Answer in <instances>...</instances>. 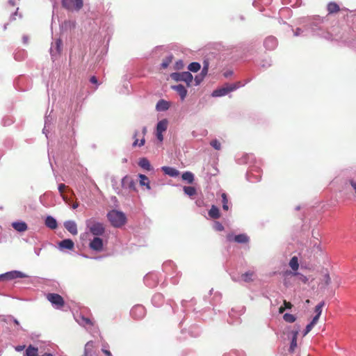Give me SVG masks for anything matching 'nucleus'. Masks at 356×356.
Listing matches in <instances>:
<instances>
[{
  "label": "nucleus",
  "instance_id": "72a5a7b5",
  "mask_svg": "<svg viewBox=\"0 0 356 356\" xmlns=\"http://www.w3.org/2000/svg\"><path fill=\"white\" fill-rule=\"evenodd\" d=\"M209 215L213 219H217L220 217L219 209L217 207L213 205L209 211Z\"/></svg>",
  "mask_w": 356,
  "mask_h": 356
},
{
  "label": "nucleus",
  "instance_id": "6e6d98bb",
  "mask_svg": "<svg viewBox=\"0 0 356 356\" xmlns=\"http://www.w3.org/2000/svg\"><path fill=\"white\" fill-rule=\"evenodd\" d=\"M183 66H184V64H183V61L181 60H179L176 62L175 68L177 70H179V69L182 68Z\"/></svg>",
  "mask_w": 356,
  "mask_h": 356
},
{
  "label": "nucleus",
  "instance_id": "4d7b16f0",
  "mask_svg": "<svg viewBox=\"0 0 356 356\" xmlns=\"http://www.w3.org/2000/svg\"><path fill=\"white\" fill-rule=\"evenodd\" d=\"M156 138L157 140L159 141V142H162L163 140V133H161V132H157L156 133Z\"/></svg>",
  "mask_w": 356,
  "mask_h": 356
},
{
  "label": "nucleus",
  "instance_id": "e2e57ef3",
  "mask_svg": "<svg viewBox=\"0 0 356 356\" xmlns=\"http://www.w3.org/2000/svg\"><path fill=\"white\" fill-rule=\"evenodd\" d=\"M284 305L285 309H291L292 307V305L289 302H286V300H284Z\"/></svg>",
  "mask_w": 356,
  "mask_h": 356
},
{
  "label": "nucleus",
  "instance_id": "864d4df0",
  "mask_svg": "<svg viewBox=\"0 0 356 356\" xmlns=\"http://www.w3.org/2000/svg\"><path fill=\"white\" fill-rule=\"evenodd\" d=\"M314 326V325L313 323H312L311 322L306 326L305 330H304V333H303V335L305 336L307 335L311 330L313 328V327Z\"/></svg>",
  "mask_w": 356,
  "mask_h": 356
},
{
  "label": "nucleus",
  "instance_id": "49530a36",
  "mask_svg": "<svg viewBox=\"0 0 356 356\" xmlns=\"http://www.w3.org/2000/svg\"><path fill=\"white\" fill-rule=\"evenodd\" d=\"M111 183H112V186H113V189L115 190V191L116 192V193L120 195L121 193V189L118 186L117 180L115 178H112Z\"/></svg>",
  "mask_w": 356,
  "mask_h": 356
},
{
  "label": "nucleus",
  "instance_id": "f704fd0d",
  "mask_svg": "<svg viewBox=\"0 0 356 356\" xmlns=\"http://www.w3.org/2000/svg\"><path fill=\"white\" fill-rule=\"evenodd\" d=\"M93 348H94V341H89L88 342H87L85 346L83 355L90 356L92 355Z\"/></svg>",
  "mask_w": 356,
  "mask_h": 356
},
{
  "label": "nucleus",
  "instance_id": "bf43d9fd",
  "mask_svg": "<svg viewBox=\"0 0 356 356\" xmlns=\"http://www.w3.org/2000/svg\"><path fill=\"white\" fill-rule=\"evenodd\" d=\"M302 32H303V31L301 29L297 28L296 29V31H294V35L295 36H299V35H300L302 33Z\"/></svg>",
  "mask_w": 356,
  "mask_h": 356
},
{
  "label": "nucleus",
  "instance_id": "680f3d73",
  "mask_svg": "<svg viewBox=\"0 0 356 356\" xmlns=\"http://www.w3.org/2000/svg\"><path fill=\"white\" fill-rule=\"evenodd\" d=\"M90 81L93 84H98V80L95 76H92L90 79Z\"/></svg>",
  "mask_w": 356,
  "mask_h": 356
},
{
  "label": "nucleus",
  "instance_id": "7ed1b4c3",
  "mask_svg": "<svg viewBox=\"0 0 356 356\" xmlns=\"http://www.w3.org/2000/svg\"><path fill=\"white\" fill-rule=\"evenodd\" d=\"M243 84H241V82H237L235 83L226 84L222 88H218L213 91L211 95L212 97H218L227 95L229 92L236 90L237 88L243 86Z\"/></svg>",
  "mask_w": 356,
  "mask_h": 356
},
{
  "label": "nucleus",
  "instance_id": "cd10ccee",
  "mask_svg": "<svg viewBox=\"0 0 356 356\" xmlns=\"http://www.w3.org/2000/svg\"><path fill=\"white\" fill-rule=\"evenodd\" d=\"M152 302L155 307H160L163 302V296L161 293H156L152 298Z\"/></svg>",
  "mask_w": 356,
  "mask_h": 356
},
{
  "label": "nucleus",
  "instance_id": "13d9d810",
  "mask_svg": "<svg viewBox=\"0 0 356 356\" xmlns=\"http://www.w3.org/2000/svg\"><path fill=\"white\" fill-rule=\"evenodd\" d=\"M66 186L64 184H60L58 186V191L62 194Z\"/></svg>",
  "mask_w": 356,
  "mask_h": 356
},
{
  "label": "nucleus",
  "instance_id": "6ab92c4d",
  "mask_svg": "<svg viewBox=\"0 0 356 356\" xmlns=\"http://www.w3.org/2000/svg\"><path fill=\"white\" fill-rule=\"evenodd\" d=\"M74 248V243L72 239H64L58 243V249L63 250L64 249L72 250Z\"/></svg>",
  "mask_w": 356,
  "mask_h": 356
},
{
  "label": "nucleus",
  "instance_id": "5701e85b",
  "mask_svg": "<svg viewBox=\"0 0 356 356\" xmlns=\"http://www.w3.org/2000/svg\"><path fill=\"white\" fill-rule=\"evenodd\" d=\"M161 170L165 175H169L170 177H177L179 175V170H177V169H175L174 168L169 167V166H163L161 168Z\"/></svg>",
  "mask_w": 356,
  "mask_h": 356
},
{
  "label": "nucleus",
  "instance_id": "0e129e2a",
  "mask_svg": "<svg viewBox=\"0 0 356 356\" xmlns=\"http://www.w3.org/2000/svg\"><path fill=\"white\" fill-rule=\"evenodd\" d=\"M325 282L326 285H328L330 283V277L328 274L325 275Z\"/></svg>",
  "mask_w": 356,
  "mask_h": 356
},
{
  "label": "nucleus",
  "instance_id": "f3484780",
  "mask_svg": "<svg viewBox=\"0 0 356 356\" xmlns=\"http://www.w3.org/2000/svg\"><path fill=\"white\" fill-rule=\"evenodd\" d=\"M103 241L98 236L95 237L89 243L91 250L100 252L103 249Z\"/></svg>",
  "mask_w": 356,
  "mask_h": 356
},
{
  "label": "nucleus",
  "instance_id": "1a4fd4ad",
  "mask_svg": "<svg viewBox=\"0 0 356 356\" xmlns=\"http://www.w3.org/2000/svg\"><path fill=\"white\" fill-rule=\"evenodd\" d=\"M261 177L260 168L257 167L252 168L246 174V178L250 182L259 181Z\"/></svg>",
  "mask_w": 356,
  "mask_h": 356
},
{
  "label": "nucleus",
  "instance_id": "a878e982",
  "mask_svg": "<svg viewBox=\"0 0 356 356\" xmlns=\"http://www.w3.org/2000/svg\"><path fill=\"white\" fill-rule=\"evenodd\" d=\"M74 131L70 134V138H67V140L65 141L66 144V147L64 146L63 148H67V149H72L76 145V141L75 138L73 137Z\"/></svg>",
  "mask_w": 356,
  "mask_h": 356
},
{
  "label": "nucleus",
  "instance_id": "603ef678",
  "mask_svg": "<svg viewBox=\"0 0 356 356\" xmlns=\"http://www.w3.org/2000/svg\"><path fill=\"white\" fill-rule=\"evenodd\" d=\"M204 76L202 75L201 74L196 76L195 77V86H198L200 84V83L202 81V80L204 79Z\"/></svg>",
  "mask_w": 356,
  "mask_h": 356
},
{
  "label": "nucleus",
  "instance_id": "393cba45",
  "mask_svg": "<svg viewBox=\"0 0 356 356\" xmlns=\"http://www.w3.org/2000/svg\"><path fill=\"white\" fill-rule=\"evenodd\" d=\"M44 223L47 227H49L51 229H55L58 227V223H57L56 220L51 216H48L46 218Z\"/></svg>",
  "mask_w": 356,
  "mask_h": 356
},
{
  "label": "nucleus",
  "instance_id": "aec40b11",
  "mask_svg": "<svg viewBox=\"0 0 356 356\" xmlns=\"http://www.w3.org/2000/svg\"><path fill=\"white\" fill-rule=\"evenodd\" d=\"M65 228L72 235H76L78 233L77 226L74 221L67 220L64 222Z\"/></svg>",
  "mask_w": 356,
  "mask_h": 356
},
{
  "label": "nucleus",
  "instance_id": "4468645a",
  "mask_svg": "<svg viewBox=\"0 0 356 356\" xmlns=\"http://www.w3.org/2000/svg\"><path fill=\"white\" fill-rule=\"evenodd\" d=\"M130 314L135 319H140L145 314V309L142 305H135L131 309Z\"/></svg>",
  "mask_w": 356,
  "mask_h": 356
},
{
  "label": "nucleus",
  "instance_id": "0eeeda50",
  "mask_svg": "<svg viewBox=\"0 0 356 356\" xmlns=\"http://www.w3.org/2000/svg\"><path fill=\"white\" fill-rule=\"evenodd\" d=\"M29 276L26 274L19 271V270H12L7 272L6 273L0 275V281L2 280H13L17 278H26L29 277Z\"/></svg>",
  "mask_w": 356,
  "mask_h": 356
},
{
  "label": "nucleus",
  "instance_id": "ddd939ff",
  "mask_svg": "<svg viewBox=\"0 0 356 356\" xmlns=\"http://www.w3.org/2000/svg\"><path fill=\"white\" fill-rule=\"evenodd\" d=\"M300 327L297 326V327L292 330L290 332L291 336L290 346L289 348V352L290 353H293L295 351L296 348L297 347V338L299 334Z\"/></svg>",
  "mask_w": 356,
  "mask_h": 356
},
{
  "label": "nucleus",
  "instance_id": "7c9ffc66",
  "mask_svg": "<svg viewBox=\"0 0 356 356\" xmlns=\"http://www.w3.org/2000/svg\"><path fill=\"white\" fill-rule=\"evenodd\" d=\"M24 356H38V349L30 345L26 349Z\"/></svg>",
  "mask_w": 356,
  "mask_h": 356
},
{
  "label": "nucleus",
  "instance_id": "9d476101",
  "mask_svg": "<svg viewBox=\"0 0 356 356\" xmlns=\"http://www.w3.org/2000/svg\"><path fill=\"white\" fill-rule=\"evenodd\" d=\"M323 23V20L318 17H314L313 21L309 24V29L311 31L314 35H322L319 31L322 30L321 24Z\"/></svg>",
  "mask_w": 356,
  "mask_h": 356
},
{
  "label": "nucleus",
  "instance_id": "a211bd4d",
  "mask_svg": "<svg viewBox=\"0 0 356 356\" xmlns=\"http://www.w3.org/2000/svg\"><path fill=\"white\" fill-rule=\"evenodd\" d=\"M264 45L266 49L273 50L277 46V40L273 36H268L265 39Z\"/></svg>",
  "mask_w": 356,
  "mask_h": 356
},
{
  "label": "nucleus",
  "instance_id": "9b49d317",
  "mask_svg": "<svg viewBox=\"0 0 356 356\" xmlns=\"http://www.w3.org/2000/svg\"><path fill=\"white\" fill-rule=\"evenodd\" d=\"M62 50V40L58 38L56 39L54 44L52 43L50 48V54L53 60L56 59V57L60 54Z\"/></svg>",
  "mask_w": 356,
  "mask_h": 356
},
{
  "label": "nucleus",
  "instance_id": "79ce46f5",
  "mask_svg": "<svg viewBox=\"0 0 356 356\" xmlns=\"http://www.w3.org/2000/svg\"><path fill=\"white\" fill-rule=\"evenodd\" d=\"M283 318L287 323H293L296 320L294 315L288 313L284 314Z\"/></svg>",
  "mask_w": 356,
  "mask_h": 356
},
{
  "label": "nucleus",
  "instance_id": "8fccbe9b",
  "mask_svg": "<svg viewBox=\"0 0 356 356\" xmlns=\"http://www.w3.org/2000/svg\"><path fill=\"white\" fill-rule=\"evenodd\" d=\"M50 122H51V120L49 119V116H46L45 117V120H44V127L42 129V132L47 136V132H48V130L47 129V127L48 126L49 124H50Z\"/></svg>",
  "mask_w": 356,
  "mask_h": 356
},
{
  "label": "nucleus",
  "instance_id": "c9c22d12",
  "mask_svg": "<svg viewBox=\"0 0 356 356\" xmlns=\"http://www.w3.org/2000/svg\"><path fill=\"white\" fill-rule=\"evenodd\" d=\"M139 178H140V184L141 186H146V188L148 190H149L151 188V187L149 185V181L148 177L145 175L140 174Z\"/></svg>",
  "mask_w": 356,
  "mask_h": 356
},
{
  "label": "nucleus",
  "instance_id": "b1692460",
  "mask_svg": "<svg viewBox=\"0 0 356 356\" xmlns=\"http://www.w3.org/2000/svg\"><path fill=\"white\" fill-rule=\"evenodd\" d=\"M12 227L17 232H23L27 230L28 226L23 221H16L12 223Z\"/></svg>",
  "mask_w": 356,
  "mask_h": 356
},
{
  "label": "nucleus",
  "instance_id": "4be33fe9",
  "mask_svg": "<svg viewBox=\"0 0 356 356\" xmlns=\"http://www.w3.org/2000/svg\"><path fill=\"white\" fill-rule=\"evenodd\" d=\"M170 108V103L165 99H160L156 104V110L159 112H163L168 110Z\"/></svg>",
  "mask_w": 356,
  "mask_h": 356
},
{
  "label": "nucleus",
  "instance_id": "052dcab7",
  "mask_svg": "<svg viewBox=\"0 0 356 356\" xmlns=\"http://www.w3.org/2000/svg\"><path fill=\"white\" fill-rule=\"evenodd\" d=\"M321 316H318V315H315L312 319V321H311L312 323H313L314 325L317 323V322L318 321V319L320 318Z\"/></svg>",
  "mask_w": 356,
  "mask_h": 356
},
{
  "label": "nucleus",
  "instance_id": "a19ab883",
  "mask_svg": "<svg viewBox=\"0 0 356 356\" xmlns=\"http://www.w3.org/2000/svg\"><path fill=\"white\" fill-rule=\"evenodd\" d=\"M184 193L190 197L194 195L196 193V189L193 186H184Z\"/></svg>",
  "mask_w": 356,
  "mask_h": 356
},
{
  "label": "nucleus",
  "instance_id": "c756f323",
  "mask_svg": "<svg viewBox=\"0 0 356 356\" xmlns=\"http://www.w3.org/2000/svg\"><path fill=\"white\" fill-rule=\"evenodd\" d=\"M138 165L146 170H152V168L151 166V164L149 163V161H148L147 159L146 158H142L139 160V162H138Z\"/></svg>",
  "mask_w": 356,
  "mask_h": 356
},
{
  "label": "nucleus",
  "instance_id": "ea45409f",
  "mask_svg": "<svg viewBox=\"0 0 356 356\" xmlns=\"http://www.w3.org/2000/svg\"><path fill=\"white\" fill-rule=\"evenodd\" d=\"M200 67L201 65L197 62H193L188 66V69L193 72H197L200 70Z\"/></svg>",
  "mask_w": 356,
  "mask_h": 356
},
{
  "label": "nucleus",
  "instance_id": "423d86ee",
  "mask_svg": "<svg viewBox=\"0 0 356 356\" xmlns=\"http://www.w3.org/2000/svg\"><path fill=\"white\" fill-rule=\"evenodd\" d=\"M62 6L67 10H79L83 6V0H62Z\"/></svg>",
  "mask_w": 356,
  "mask_h": 356
},
{
  "label": "nucleus",
  "instance_id": "5fc2aeb1",
  "mask_svg": "<svg viewBox=\"0 0 356 356\" xmlns=\"http://www.w3.org/2000/svg\"><path fill=\"white\" fill-rule=\"evenodd\" d=\"M260 65L263 68H267V67H270L271 65L270 60H263L260 63Z\"/></svg>",
  "mask_w": 356,
  "mask_h": 356
},
{
  "label": "nucleus",
  "instance_id": "de8ad7c7",
  "mask_svg": "<svg viewBox=\"0 0 356 356\" xmlns=\"http://www.w3.org/2000/svg\"><path fill=\"white\" fill-rule=\"evenodd\" d=\"M208 70H209V62L207 60H204L203 63V67L202 69L200 74L205 76L208 73Z\"/></svg>",
  "mask_w": 356,
  "mask_h": 356
},
{
  "label": "nucleus",
  "instance_id": "37998d69",
  "mask_svg": "<svg viewBox=\"0 0 356 356\" xmlns=\"http://www.w3.org/2000/svg\"><path fill=\"white\" fill-rule=\"evenodd\" d=\"M286 273L297 275L298 277V279L300 281H302L303 283H307L308 281V278L306 276H305L304 275L300 274L299 273L286 272Z\"/></svg>",
  "mask_w": 356,
  "mask_h": 356
},
{
  "label": "nucleus",
  "instance_id": "bb28decb",
  "mask_svg": "<svg viewBox=\"0 0 356 356\" xmlns=\"http://www.w3.org/2000/svg\"><path fill=\"white\" fill-rule=\"evenodd\" d=\"M76 322L79 325H81L82 326L92 325V321L89 318L85 317V316H83L82 315L78 316L76 318Z\"/></svg>",
  "mask_w": 356,
  "mask_h": 356
},
{
  "label": "nucleus",
  "instance_id": "f257e3e1",
  "mask_svg": "<svg viewBox=\"0 0 356 356\" xmlns=\"http://www.w3.org/2000/svg\"><path fill=\"white\" fill-rule=\"evenodd\" d=\"M107 218L114 227H121L127 222L125 214L120 211L113 209L108 212Z\"/></svg>",
  "mask_w": 356,
  "mask_h": 356
},
{
  "label": "nucleus",
  "instance_id": "412c9836",
  "mask_svg": "<svg viewBox=\"0 0 356 356\" xmlns=\"http://www.w3.org/2000/svg\"><path fill=\"white\" fill-rule=\"evenodd\" d=\"M171 88L178 92L181 100H184L187 95V90L182 84L172 86Z\"/></svg>",
  "mask_w": 356,
  "mask_h": 356
},
{
  "label": "nucleus",
  "instance_id": "f03ea898",
  "mask_svg": "<svg viewBox=\"0 0 356 356\" xmlns=\"http://www.w3.org/2000/svg\"><path fill=\"white\" fill-rule=\"evenodd\" d=\"M163 272L170 277L172 283L176 284L178 283L177 277L179 275V272L177 271V267L173 261H168L163 263Z\"/></svg>",
  "mask_w": 356,
  "mask_h": 356
},
{
  "label": "nucleus",
  "instance_id": "2f4dec72",
  "mask_svg": "<svg viewBox=\"0 0 356 356\" xmlns=\"http://www.w3.org/2000/svg\"><path fill=\"white\" fill-rule=\"evenodd\" d=\"M181 178L184 181H186L188 184H192L194 181V175L189 171L184 172L182 175Z\"/></svg>",
  "mask_w": 356,
  "mask_h": 356
},
{
  "label": "nucleus",
  "instance_id": "a18cd8bd",
  "mask_svg": "<svg viewBox=\"0 0 356 356\" xmlns=\"http://www.w3.org/2000/svg\"><path fill=\"white\" fill-rule=\"evenodd\" d=\"M325 305V302L321 301L320 302L316 307H315V313L316 315L321 316L322 313V309Z\"/></svg>",
  "mask_w": 356,
  "mask_h": 356
},
{
  "label": "nucleus",
  "instance_id": "20e7f679",
  "mask_svg": "<svg viewBox=\"0 0 356 356\" xmlns=\"http://www.w3.org/2000/svg\"><path fill=\"white\" fill-rule=\"evenodd\" d=\"M86 226L90 233L96 236H102L105 232V227L103 223L97 222L92 218L86 221Z\"/></svg>",
  "mask_w": 356,
  "mask_h": 356
},
{
  "label": "nucleus",
  "instance_id": "774afa93",
  "mask_svg": "<svg viewBox=\"0 0 356 356\" xmlns=\"http://www.w3.org/2000/svg\"><path fill=\"white\" fill-rule=\"evenodd\" d=\"M224 356H236V354L235 352H232V353L225 355Z\"/></svg>",
  "mask_w": 356,
  "mask_h": 356
},
{
  "label": "nucleus",
  "instance_id": "2eb2a0df",
  "mask_svg": "<svg viewBox=\"0 0 356 356\" xmlns=\"http://www.w3.org/2000/svg\"><path fill=\"white\" fill-rule=\"evenodd\" d=\"M121 186L123 188L136 191V183L134 180L129 176H124L121 181Z\"/></svg>",
  "mask_w": 356,
  "mask_h": 356
},
{
  "label": "nucleus",
  "instance_id": "69168bd1",
  "mask_svg": "<svg viewBox=\"0 0 356 356\" xmlns=\"http://www.w3.org/2000/svg\"><path fill=\"white\" fill-rule=\"evenodd\" d=\"M41 250H42V248H34V252H35V254L37 256H39V255H40V253Z\"/></svg>",
  "mask_w": 356,
  "mask_h": 356
},
{
  "label": "nucleus",
  "instance_id": "c03bdc74",
  "mask_svg": "<svg viewBox=\"0 0 356 356\" xmlns=\"http://www.w3.org/2000/svg\"><path fill=\"white\" fill-rule=\"evenodd\" d=\"M222 202L223 210L227 211L229 209L228 199H227V195L225 193L222 194Z\"/></svg>",
  "mask_w": 356,
  "mask_h": 356
},
{
  "label": "nucleus",
  "instance_id": "f8f14e48",
  "mask_svg": "<svg viewBox=\"0 0 356 356\" xmlns=\"http://www.w3.org/2000/svg\"><path fill=\"white\" fill-rule=\"evenodd\" d=\"M144 282L149 288L156 286L159 282L158 275L156 273L147 274L144 277Z\"/></svg>",
  "mask_w": 356,
  "mask_h": 356
},
{
  "label": "nucleus",
  "instance_id": "c85d7f7f",
  "mask_svg": "<svg viewBox=\"0 0 356 356\" xmlns=\"http://www.w3.org/2000/svg\"><path fill=\"white\" fill-rule=\"evenodd\" d=\"M168 128V120L163 119L159 121L156 124V131L163 133Z\"/></svg>",
  "mask_w": 356,
  "mask_h": 356
},
{
  "label": "nucleus",
  "instance_id": "58836bf2",
  "mask_svg": "<svg viewBox=\"0 0 356 356\" xmlns=\"http://www.w3.org/2000/svg\"><path fill=\"white\" fill-rule=\"evenodd\" d=\"M329 13H335L339 10V6L334 2H330L327 5Z\"/></svg>",
  "mask_w": 356,
  "mask_h": 356
},
{
  "label": "nucleus",
  "instance_id": "4c0bfd02",
  "mask_svg": "<svg viewBox=\"0 0 356 356\" xmlns=\"http://www.w3.org/2000/svg\"><path fill=\"white\" fill-rule=\"evenodd\" d=\"M289 266L291 268V269L294 271H296L298 269L299 263L297 257L294 256L289 261Z\"/></svg>",
  "mask_w": 356,
  "mask_h": 356
},
{
  "label": "nucleus",
  "instance_id": "6e6552de",
  "mask_svg": "<svg viewBox=\"0 0 356 356\" xmlns=\"http://www.w3.org/2000/svg\"><path fill=\"white\" fill-rule=\"evenodd\" d=\"M47 300L56 309H60L64 305V300L61 296L57 293H48Z\"/></svg>",
  "mask_w": 356,
  "mask_h": 356
},
{
  "label": "nucleus",
  "instance_id": "e433bc0d",
  "mask_svg": "<svg viewBox=\"0 0 356 356\" xmlns=\"http://www.w3.org/2000/svg\"><path fill=\"white\" fill-rule=\"evenodd\" d=\"M173 59V56L172 54L168 55L166 56L163 60L162 61L161 64V67L163 69H166L169 65L172 63Z\"/></svg>",
  "mask_w": 356,
  "mask_h": 356
},
{
  "label": "nucleus",
  "instance_id": "473e14b6",
  "mask_svg": "<svg viewBox=\"0 0 356 356\" xmlns=\"http://www.w3.org/2000/svg\"><path fill=\"white\" fill-rule=\"evenodd\" d=\"M254 273L253 271L248 270L241 275V279L245 282H250L253 280Z\"/></svg>",
  "mask_w": 356,
  "mask_h": 356
},
{
  "label": "nucleus",
  "instance_id": "338daca9",
  "mask_svg": "<svg viewBox=\"0 0 356 356\" xmlns=\"http://www.w3.org/2000/svg\"><path fill=\"white\" fill-rule=\"evenodd\" d=\"M17 12H15L14 13H13L10 17V21H13V20H15V16L17 15Z\"/></svg>",
  "mask_w": 356,
  "mask_h": 356
},
{
  "label": "nucleus",
  "instance_id": "09e8293b",
  "mask_svg": "<svg viewBox=\"0 0 356 356\" xmlns=\"http://www.w3.org/2000/svg\"><path fill=\"white\" fill-rule=\"evenodd\" d=\"M210 145L216 150L220 149V143L216 139L211 140Z\"/></svg>",
  "mask_w": 356,
  "mask_h": 356
},
{
  "label": "nucleus",
  "instance_id": "3c124183",
  "mask_svg": "<svg viewBox=\"0 0 356 356\" xmlns=\"http://www.w3.org/2000/svg\"><path fill=\"white\" fill-rule=\"evenodd\" d=\"M213 228L216 231H222L224 229L223 225L220 222H219L218 221H216L214 222Z\"/></svg>",
  "mask_w": 356,
  "mask_h": 356
},
{
  "label": "nucleus",
  "instance_id": "dca6fc26",
  "mask_svg": "<svg viewBox=\"0 0 356 356\" xmlns=\"http://www.w3.org/2000/svg\"><path fill=\"white\" fill-rule=\"evenodd\" d=\"M227 238L229 241H235L238 243H246L249 241V237L245 234H240L236 236L228 234Z\"/></svg>",
  "mask_w": 356,
  "mask_h": 356
},
{
  "label": "nucleus",
  "instance_id": "39448f33",
  "mask_svg": "<svg viewBox=\"0 0 356 356\" xmlns=\"http://www.w3.org/2000/svg\"><path fill=\"white\" fill-rule=\"evenodd\" d=\"M171 78L176 81H184L187 86H191L193 76L189 72H173L170 74Z\"/></svg>",
  "mask_w": 356,
  "mask_h": 356
}]
</instances>
